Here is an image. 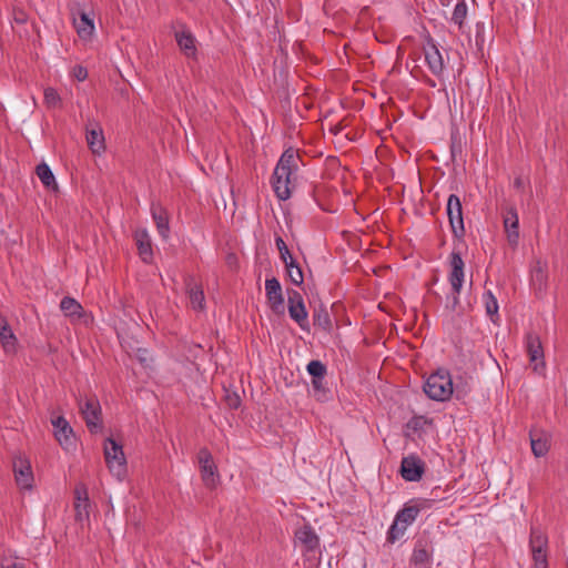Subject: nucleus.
<instances>
[{
  "mask_svg": "<svg viewBox=\"0 0 568 568\" xmlns=\"http://www.w3.org/2000/svg\"><path fill=\"white\" fill-rule=\"evenodd\" d=\"M504 229L507 233V240L511 246H517L519 240V219L517 210L513 206L506 209L504 215Z\"/></svg>",
  "mask_w": 568,
  "mask_h": 568,
  "instance_id": "nucleus-16",
  "label": "nucleus"
},
{
  "mask_svg": "<svg viewBox=\"0 0 568 568\" xmlns=\"http://www.w3.org/2000/svg\"><path fill=\"white\" fill-rule=\"evenodd\" d=\"M312 387L314 397L318 402H325L327 399L328 389L324 386V378H312Z\"/></svg>",
  "mask_w": 568,
  "mask_h": 568,
  "instance_id": "nucleus-34",
  "label": "nucleus"
},
{
  "mask_svg": "<svg viewBox=\"0 0 568 568\" xmlns=\"http://www.w3.org/2000/svg\"><path fill=\"white\" fill-rule=\"evenodd\" d=\"M231 257H232L231 255H229V256H227V263H229V264H230V260H231Z\"/></svg>",
  "mask_w": 568,
  "mask_h": 568,
  "instance_id": "nucleus-47",
  "label": "nucleus"
},
{
  "mask_svg": "<svg viewBox=\"0 0 568 568\" xmlns=\"http://www.w3.org/2000/svg\"><path fill=\"white\" fill-rule=\"evenodd\" d=\"M295 539L305 552H313L320 547V538L310 525H304L295 531Z\"/></svg>",
  "mask_w": 568,
  "mask_h": 568,
  "instance_id": "nucleus-17",
  "label": "nucleus"
},
{
  "mask_svg": "<svg viewBox=\"0 0 568 568\" xmlns=\"http://www.w3.org/2000/svg\"><path fill=\"white\" fill-rule=\"evenodd\" d=\"M175 40L181 51L189 58L196 54L195 38L187 30L175 32Z\"/></svg>",
  "mask_w": 568,
  "mask_h": 568,
  "instance_id": "nucleus-21",
  "label": "nucleus"
},
{
  "mask_svg": "<svg viewBox=\"0 0 568 568\" xmlns=\"http://www.w3.org/2000/svg\"><path fill=\"white\" fill-rule=\"evenodd\" d=\"M449 267L450 272L448 275V281L452 285V297L449 298V306L453 311L457 308L459 305V294L464 283V268L465 263L460 256L459 252L453 251L449 256Z\"/></svg>",
  "mask_w": 568,
  "mask_h": 568,
  "instance_id": "nucleus-3",
  "label": "nucleus"
},
{
  "mask_svg": "<svg viewBox=\"0 0 568 568\" xmlns=\"http://www.w3.org/2000/svg\"><path fill=\"white\" fill-rule=\"evenodd\" d=\"M275 244H276V247H277V250L280 252L281 260L283 261V263H286L291 258H293V256L291 255L290 250H288L286 243L284 242V240L281 236H277L275 239Z\"/></svg>",
  "mask_w": 568,
  "mask_h": 568,
  "instance_id": "nucleus-39",
  "label": "nucleus"
},
{
  "mask_svg": "<svg viewBox=\"0 0 568 568\" xmlns=\"http://www.w3.org/2000/svg\"><path fill=\"white\" fill-rule=\"evenodd\" d=\"M197 462L201 469L202 480L209 488H214L219 481L217 467L214 464L213 456L206 447L197 453Z\"/></svg>",
  "mask_w": 568,
  "mask_h": 568,
  "instance_id": "nucleus-7",
  "label": "nucleus"
},
{
  "mask_svg": "<svg viewBox=\"0 0 568 568\" xmlns=\"http://www.w3.org/2000/svg\"><path fill=\"white\" fill-rule=\"evenodd\" d=\"M80 413L85 420L87 427L91 433H98L102 429L101 407L98 398L91 396L84 400H79Z\"/></svg>",
  "mask_w": 568,
  "mask_h": 568,
  "instance_id": "nucleus-6",
  "label": "nucleus"
},
{
  "mask_svg": "<svg viewBox=\"0 0 568 568\" xmlns=\"http://www.w3.org/2000/svg\"><path fill=\"white\" fill-rule=\"evenodd\" d=\"M425 61L434 75H440L444 71V60L435 41L432 38L424 44Z\"/></svg>",
  "mask_w": 568,
  "mask_h": 568,
  "instance_id": "nucleus-11",
  "label": "nucleus"
},
{
  "mask_svg": "<svg viewBox=\"0 0 568 568\" xmlns=\"http://www.w3.org/2000/svg\"><path fill=\"white\" fill-rule=\"evenodd\" d=\"M87 142L94 154H100L105 149L102 129L97 124L95 128H87Z\"/></svg>",
  "mask_w": 568,
  "mask_h": 568,
  "instance_id": "nucleus-23",
  "label": "nucleus"
},
{
  "mask_svg": "<svg viewBox=\"0 0 568 568\" xmlns=\"http://www.w3.org/2000/svg\"><path fill=\"white\" fill-rule=\"evenodd\" d=\"M300 156L293 150L288 149L281 155L272 175V186L274 193L281 201L291 197L292 189L295 186V173L298 169Z\"/></svg>",
  "mask_w": 568,
  "mask_h": 568,
  "instance_id": "nucleus-1",
  "label": "nucleus"
},
{
  "mask_svg": "<svg viewBox=\"0 0 568 568\" xmlns=\"http://www.w3.org/2000/svg\"><path fill=\"white\" fill-rule=\"evenodd\" d=\"M531 450L536 457L545 456L549 450V439L541 432L530 430Z\"/></svg>",
  "mask_w": 568,
  "mask_h": 568,
  "instance_id": "nucleus-24",
  "label": "nucleus"
},
{
  "mask_svg": "<svg viewBox=\"0 0 568 568\" xmlns=\"http://www.w3.org/2000/svg\"><path fill=\"white\" fill-rule=\"evenodd\" d=\"M13 20L18 24H24L28 21V14L23 10L14 9Z\"/></svg>",
  "mask_w": 568,
  "mask_h": 568,
  "instance_id": "nucleus-43",
  "label": "nucleus"
},
{
  "mask_svg": "<svg viewBox=\"0 0 568 568\" xmlns=\"http://www.w3.org/2000/svg\"><path fill=\"white\" fill-rule=\"evenodd\" d=\"M287 301H288V305H296V304L304 303L303 297L300 294V292H297L296 290H293V288L287 290Z\"/></svg>",
  "mask_w": 568,
  "mask_h": 568,
  "instance_id": "nucleus-42",
  "label": "nucleus"
},
{
  "mask_svg": "<svg viewBox=\"0 0 568 568\" xmlns=\"http://www.w3.org/2000/svg\"><path fill=\"white\" fill-rule=\"evenodd\" d=\"M104 458L110 471L121 479L126 474V459L123 448L113 438L104 443Z\"/></svg>",
  "mask_w": 568,
  "mask_h": 568,
  "instance_id": "nucleus-4",
  "label": "nucleus"
},
{
  "mask_svg": "<svg viewBox=\"0 0 568 568\" xmlns=\"http://www.w3.org/2000/svg\"><path fill=\"white\" fill-rule=\"evenodd\" d=\"M420 509L422 508L417 505L406 504L404 508L396 514L395 518H397L398 521L408 527L415 521Z\"/></svg>",
  "mask_w": 568,
  "mask_h": 568,
  "instance_id": "nucleus-25",
  "label": "nucleus"
},
{
  "mask_svg": "<svg viewBox=\"0 0 568 568\" xmlns=\"http://www.w3.org/2000/svg\"><path fill=\"white\" fill-rule=\"evenodd\" d=\"M74 24L79 37L82 39L90 38L94 31L93 21L89 18V16L85 12L80 13V20H74Z\"/></svg>",
  "mask_w": 568,
  "mask_h": 568,
  "instance_id": "nucleus-27",
  "label": "nucleus"
},
{
  "mask_svg": "<svg viewBox=\"0 0 568 568\" xmlns=\"http://www.w3.org/2000/svg\"><path fill=\"white\" fill-rule=\"evenodd\" d=\"M13 473L17 485L22 489H31L33 485V473L29 460L18 457L13 462Z\"/></svg>",
  "mask_w": 568,
  "mask_h": 568,
  "instance_id": "nucleus-14",
  "label": "nucleus"
},
{
  "mask_svg": "<svg viewBox=\"0 0 568 568\" xmlns=\"http://www.w3.org/2000/svg\"><path fill=\"white\" fill-rule=\"evenodd\" d=\"M152 217L155 222L156 229L159 231V234L163 239H168L170 234V226H169V214L165 209H163L160 205H152L151 207Z\"/></svg>",
  "mask_w": 568,
  "mask_h": 568,
  "instance_id": "nucleus-20",
  "label": "nucleus"
},
{
  "mask_svg": "<svg viewBox=\"0 0 568 568\" xmlns=\"http://www.w3.org/2000/svg\"><path fill=\"white\" fill-rule=\"evenodd\" d=\"M44 103L50 109L61 106V98L53 88H47L44 90Z\"/></svg>",
  "mask_w": 568,
  "mask_h": 568,
  "instance_id": "nucleus-37",
  "label": "nucleus"
},
{
  "mask_svg": "<svg viewBox=\"0 0 568 568\" xmlns=\"http://www.w3.org/2000/svg\"><path fill=\"white\" fill-rule=\"evenodd\" d=\"M529 546L534 568H548V537L539 527H531Z\"/></svg>",
  "mask_w": 568,
  "mask_h": 568,
  "instance_id": "nucleus-5",
  "label": "nucleus"
},
{
  "mask_svg": "<svg viewBox=\"0 0 568 568\" xmlns=\"http://www.w3.org/2000/svg\"><path fill=\"white\" fill-rule=\"evenodd\" d=\"M484 302H485V308H486L487 315L495 323L496 321H495L494 316H497V314H498V303H497L496 297L494 296V294L490 291H487L484 294Z\"/></svg>",
  "mask_w": 568,
  "mask_h": 568,
  "instance_id": "nucleus-32",
  "label": "nucleus"
},
{
  "mask_svg": "<svg viewBox=\"0 0 568 568\" xmlns=\"http://www.w3.org/2000/svg\"><path fill=\"white\" fill-rule=\"evenodd\" d=\"M0 342L7 353L16 352L17 337L3 316H0Z\"/></svg>",
  "mask_w": 568,
  "mask_h": 568,
  "instance_id": "nucleus-22",
  "label": "nucleus"
},
{
  "mask_svg": "<svg viewBox=\"0 0 568 568\" xmlns=\"http://www.w3.org/2000/svg\"><path fill=\"white\" fill-rule=\"evenodd\" d=\"M406 529L407 526L403 525L400 521H398L397 518H395L387 531V542L394 544L395 541L400 539L404 536Z\"/></svg>",
  "mask_w": 568,
  "mask_h": 568,
  "instance_id": "nucleus-31",
  "label": "nucleus"
},
{
  "mask_svg": "<svg viewBox=\"0 0 568 568\" xmlns=\"http://www.w3.org/2000/svg\"><path fill=\"white\" fill-rule=\"evenodd\" d=\"M75 503L89 501L88 489L85 485L79 484L74 490Z\"/></svg>",
  "mask_w": 568,
  "mask_h": 568,
  "instance_id": "nucleus-41",
  "label": "nucleus"
},
{
  "mask_svg": "<svg viewBox=\"0 0 568 568\" xmlns=\"http://www.w3.org/2000/svg\"><path fill=\"white\" fill-rule=\"evenodd\" d=\"M288 314L293 321H295L302 329L307 328V312L304 303L296 305H288Z\"/></svg>",
  "mask_w": 568,
  "mask_h": 568,
  "instance_id": "nucleus-28",
  "label": "nucleus"
},
{
  "mask_svg": "<svg viewBox=\"0 0 568 568\" xmlns=\"http://www.w3.org/2000/svg\"><path fill=\"white\" fill-rule=\"evenodd\" d=\"M36 173L42 184L52 190H58V184L51 169L45 163H40L36 168Z\"/></svg>",
  "mask_w": 568,
  "mask_h": 568,
  "instance_id": "nucleus-26",
  "label": "nucleus"
},
{
  "mask_svg": "<svg viewBox=\"0 0 568 568\" xmlns=\"http://www.w3.org/2000/svg\"><path fill=\"white\" fill-rule=\"evenodd\" d=\"M307 372L312 378H325L326 366L321 361H311L307 364Z\"/></svg>",
  "mask_w": 568,
  "mask_h": 568,
  "instance_id": "nucleus-35",
  "label": "nucleus"
},
{
  "mask_svg": "<svg viewBox=\"0 0 568 568\" xmlns=\"http://www.w3.org/2000/svg\"><path fill=\"white\" fill-rule=\"evenodd\" d=\"M433 547L427 536L419 537L414 546L410 564L415 566L428 564L432 560Z\"/></svg>",
  "mask_w": 568,
  "mask_h": 568,
  "instance_id": "nucleus-15",
  "label": "nucleus"
},
{
  "mask_svg": "<svg viewBox=\"0 0 568 568\" xmlns=\"http://www.w3.org/2000/svg\"><path fill=\"white\" fill-rule=\"evenodd\" d=\"M52 425L54 427V436H55L57 440L59 442V444L64 449H70L72 447H74L75 437H74L73 430H72L71 426L69 425L68 420L64 417L59 416L52 420Z\"/></svg>",
  "mask_w": 568,
  "mask_h": 568,
  "instance_id": "nucleus-12",
  "label": "nucleus"
},
{
  "mask_svg": "<svg viewBox=\"0 0 568 568\" xmlns=\"http://www.w3.org/2000/svg\"><path fill=\"white\" fill-rule=\"evenodd\" d=\"M425 394L433 400L445 402L453 394V381L445 369H438L429 375L424 384Z\"/></svg>",
  "mask_w": 568,
  "mask_h": 568,
  "instance_id": "nucleus-2",
  "label": "nucleus"
},
{
  "mask_svg": "<svg viewBox=\"0 0 568 568\" xmlns=\"http://www.w3.org/2000/svg\"><path fill=\"white\" fill-rule=\"evenodd\" d=\"M466 16H467V4H466L465 0H460L455 6V9H454L453 16H452V20L454 23L462 27Z\"/></svg>",
  "mask_w": 568,
  "mask_h": 568,
  "instance_id": "nucleus-36",
  "label": "nucleus"
},
{
  "mask_svg": "<svg viewBox=\"0 0 568 568\" xmlns=\"http://www.w3.org/2000/svg\"><path fill=\"white\" fill-rule=\"evenodd\" d=\"M266 298L271 310L275 314H284V297L282 294V287L276 277L267 278L265 281Z\"/></svg>",
  "mask_w": 568,
  "mask_h": 568,
  "instance_id": "nucleus-9",
  "label": "nucleus"
},
{
  "mask_svg": "<svg viewBox=\"0 0 568 568\" xmlns=\"http://www.w3.org/2000/svg\"><path fill=\"white\" fill-rule=\"evenodd\" d=\"M526 352L529 356L530 363H534V369L537 371L539 366H545L544 348L540 337L534 332L526 334Z\"/></svg>",
  "mask_w": 568,
  "mask_h": 568,
  "instance_id": "nucleus-13",
  "label": "nucleus"
},
{
  "mask_svg": "<svg viewBox=\"0 0 568 568\" xmlns=\"http://www.w3.org/2000/svg\"><path fill=\"white\" fill-rule=\"evenodd\" d=\"M223 400L230 409H237L241 406L242 399L237 392L224 387Z\"/></svg>",
  "mask_w": 568,
  "mask_h": 568,
  "instance_id": "nucleus-33",
  "label": "nucleus"
},
{
  "mask_svg": "<svg viewBox=\"0 0 568 568\" xmlns=\"http://www.w3.org/2000/svg\"><path fill=\"white\" fill-rule=\"evenodd\" d=\"M89 508H90L89 501L74 503L75 519L78 521H83L84 519H88L89 515H90Z\"/></svg>",
  "mask_w": 568,
  "mask_h": 568,
  "instance_id": "nucleus-38",
  "label": "nucleus"
},
{
  "mask_svg": "<svg viewBox=\"0 0 568 568\" xmlns=\"http://www.w3.org/2000/svg\"><path fill=\"white\" fill-rule=\"evenodd\" d=\"M3 568H24L23 564L17 561H7L2 566Z\"/></svg>",
  "mask_w": 568,
  "mask_h": 568,
  "instance_id": "nucleus-46",
  "label": "nucleus"
},
{
  "mask_svg": "<svg viewBox=\"0 0 568 568\" xmlns=\"http://www.w3.org/2000/svg\"><path fill=\"white\" fill-rule=\"evenodd\" d=\"M314 325H317L324 329L329 328L331 320L327 312H320L314 314Z\"/></svg>",
  "mask_w": 568,
  "mask_h": 568,
  "instance_id": "nucleus-40",
  "label": "nucleus"
},
{
  "mask_svg": "<svg viewBox=\"0 0 568 568\" xmlns=\"http://www.w3.org/2000/svg\"><path fill=\"white\" fill-rule=\"evenodd\" d=\"M424 471L425 464L419 457L409 455L402 459L400 474L405 480L417 481L423 477Z\"/></svg>",
  "mask_w": 568,
  "mask_h": 568,
  "instance_id": "nucleus-10",
  "label": "nucleus"
},
{
  "mask_svg": "<svg viewBox=\"0 0 568 568\" xmlns=\"http://www.w3.org/2000/svg\"><path fill=\"white\" fill-rule=\"evenodd\" d=\"M284 264L291 282L297 286L302 285L304 282V275L301 266L296 263V261L294 258H291L288 262Z\"/></svg>",
  "mask_w": 568,
  "mask_h": 568,
  "instance_id": "nucleus-30",
  "label": "nucleus"
},
{
  "mask_svg": "<svg viewBox=\"0 0 568 568\" xmlns=\"http://www.w3.org/2000/svg\"><path fill=\"white\" fill-rule=\"evenodd\" d=\"M447 215L452 232L458 239L465 234L464 219H463V206L459 196L450 194L447 201Z\"/></svg>",
  "mask_w": 568,
  "mask_h": 568,
  "instance_id": "nucleus-8",
  "label": "nucleus"
},
{
  "mask_svg": "<svg viewBox=\"0 0 568 568\" xmlns=\"http://www.w3.org/2000/svg\"><path fill=\"white\" fill-rule=\"evenodd\" d=\"M514 187L519 190V191H523L525 189V181L523 180V178L517 176L514 180Z\"/></svg>",
  "mask_w": 568,
  "mask_h": 568,
  "instance_id": "nucleus-45",
  "label": "nucleus"
},
{
  "mask_svg": "<svg viewBox=\"0 0 568 568\" xmlns=\"http://www.w3.org/2000/svg\"><path fill=\"white\" fill-rule=\"evenodd\" d=\"M134 240L138 247V253L144 263H151L153 260V248L151 237L145 229L136 230Z\"/></svg>",
  "mask_w": 568,
  "mask_h": 568,
  "instance_id": "nucleus-18",
  "label": "nucleus"
},
{
  "mask_svg": "<svg viewBox=\"0 0 568 568\" xmlns=\"http://www.w3.org/2000/svg\"><path fill=\"white\" fill-rule=\"evenodd\" d=\"M73 74L79 81H84L88 78V70L78 65L74 68Z\"/></svg>",
  "mask_w": 568,
  "mask_h": 568,
  "instance_id": "nucleus-44",
  "label": "nucleus"
},
{
  "mask_svg": "<svg viewBox=\"0 0 568 568\" xmlns=\"http://www.w3.org/2000/svg\"><path fill=\"white\" fill-rule=\"evenodd\" d=\"M60 308L67 316H75V315L78 317L82 316L83 307L81 306V304L78 301H75L72 297H69V296L63 297L60 303Z\"/></svg>",
  "mask_w": 568,
  "mask_h": 568,
  "instance_id": "nucleus-29",
  "label": "nucleus"
},
{
  "mask_svg": "<svg viewBox=\"0 0 568 568\" xmlns=\"http://www.w3.org/2000/svg\"><path fill=\"white\" fill-rule=\"evenodd\" d=\"M186 294L190 303L194 310L204 308V293L202 287L194 281L193 277L189 276L185 280Z\"/></svg>",
  "mask_w": 568,
  "mask_h": 568,
  "instance_id": "nucleus-19",
  "label": "nucleus"
}]
</instances>
